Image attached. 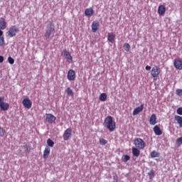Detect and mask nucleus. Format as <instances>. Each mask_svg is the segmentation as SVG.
Listing matches in <instances>:
<instances>
[{
	"instance_id": "16",
	"label": "nucleus",
	"mask_w": 182,
	"mask_h": 182,
	"mask_svg": "<svg viewBox=\"0 0 182 182\" xmlns=\"http://www.w3.org/2000/svg\"><path fill=\"white\" fill-rule=\"evenodd\" d=\"M99 26H100V25L99 24V21H94L92 23V31L94 33L97 32V29H99Z\"/></svg>"
},
{
	"instance_id": "19",
	"label": "nucleus",
	"mask_w": 182,
	"mask_h": 182,
	"mask_svg": "<svg viewBox=\"0 0 182 182\" xmlns=\"http://www.w3.org/2000/svg\"><path fill=\"white\" fill-rule=\"evenodd\" d=\"M95 14V10L93 9L90 8V9H86L85 11V15L86 16H92Z\"/></svg>"
},
{
	"instance_id": "17",
	"label": "nucleus",
	"mask_w": 182,
	"mask_h": 182,
	"mask_svg": "<svg viewBox=\"0 0 182 182\" xmlns=\"http://www.w3.org/2000/svg\"><path fill=\"white\" fill-rule=\"evenodd\" d=\"M154 132L156 136H161L163 134V132L160 129V127H159L157 125H156L154 127Z\"/></svg>"
},
{
	"instance_id": "15",
	"label": "nucleus",
	"mask_w": 182,
	"mask_h": 182,
	"mask_svg": "<svg viewBox=\"0 0 182 182\" xmlns=\"http://www.w3.org/2000/svg\"><path fill=\"white\" fill-rule=\"evenodd\" d=\"M116 38V34L114 33H108L107 34V41L110 43H114V39Z\"/></svg>"
},
{
	"instance_id": "20",
	"label": "nucleus",
	"mask_w": 182,
	"mask_h": 182,
	"mask_svg": "<svg viewBox=\"0 0 182 182\" xmlns=\"http://www.w3.org/2000/svg\"><path fill=\"white\" fill-rule=\"evenodd\" d=\"M158 14L159 15H164V14H166V7L163 5H160L158 8Z\"/></svg>"
},
{
	"instance_id": "3",
	"label": "nucleus",
	"mask_w": 182,
	"mask_h": 182,
	"mask_svg": "<svg viewBox=\"0 0 182 182\" xmlns=\"http://www.w3.org/2000/svg\"><path fill=\"white\" fill-rule=\"evenodd\" d=\"M19 32V29L16 26H11L9 28V30L6 33V36H9V38H14V36H16V33Z\"/></svg>"
},
{
	"instance_id": "7",
	"label": "nucleus",
	"mask_w": 182,
	"mask_h": 182,
	"mask_svg": "<svg viewBox=\"0 0 182 182\" xmlns=\"http://www.w3.org/2000/svg\"><path fill=\"white\" fill-rule=\"evenodd\" d=\"M161 73V70H160L159 66L154 65L151 69V75L152 77L156 78V77H159Z\"/></svg>"
},
{
	"instance_id": "36",
	"label": "nucleus",
	"mask_w": 182,
	"mask_h": 182,
	"mask_svg": "<svg viewBox=\"0 0 182 182\" xmlns=\"http://www.w3.org/2000/svg\"><path fill=\"white\" fill-rule=\"evenodd\" d=\"M176 95L178 96H182V90L181 89L176 90Z\"/></svg>"
},
{
	"instance_id": "37",
	"label": "nucleus",
	"mask_w": 182,
	"mask_h": 182,
	"mask_svg": "<svg viewBox=\"0 0 182 182\" xmlns=\"http://www.w3.org/2000/svg\"><path fill=\"white\" fill-rule=\"evenodd\" d=\"M113 182H117L119 181V177L117 176V175H115L113 176Z\"/></svg>"
},
{
	"instance_id": "6",
	"label": "nucleus",
	"mask_w": 182,
	"mask_h": 182,
	"mask_svg": "<svg viewBox=\"0 0 182 182\" xmlns=\"http://www.w3.org/2000/svg\"><path fill=\"white\" fill-rule=\"evenodd\" d=\"M0 109L4 112H6L9 109V104L5 102V97H0Z\"/></svg>"
},
{
	"instance_id": "35",
	"label": "nucleus",
	"mask_w": 182,
	"mask_h": 182,
	"mask_svg": "<svg viewBox=\"0 0 182 182\" xmlns=\"http://www.w3.org/2000/svg\"><path fill=\"white\" fill-rule=\"evenodd\" d=\"M177 114H179L180 116H182V107H179L176 110Z\"/></svg>"
},
{
	"instance_id": "21",
	"label": "nucleus",
	"mask_w": 182,
	"mask_h": 182,
	"mask_svg": "<svg viewBox=\"0 0 182 182\" xmlns=\"http://www.w3.org/2000/svg\"><path fill=\"white\" fill-rule=\"evenodd\" d=\"M132 154L135 157H139V156H140V150L139 148L132 147Z\"/></svg>"
},
{
	"instance_id": "38",
	"label": "nucleus",
	"mask_w": 182,
	"mask_h": 182,
	"mask_svg": "<svg viewBox=\"0 0 182 182\" xmlns=\"http://www.w3.org/2000/svg\"><path fill=\"white\" fill-rule=\"evenodd\" d=\"M149 176H151V178H153V177H154V172L153 171H150L149 173Z\"/></svg>"
},
{
	"instance_id": "28",
	"label": "nucleus",
	"mask_w": 182,
	"mask_h": 182,
	"mask_svg": "<svg viewBox=\"0 0 182 182\" xmlns=\"http://www.w3.org/2000/svg\"><path fill=\"white\" fill-rule=\"evenodd\" d=\"M100 144H101V146H105V144H107V140H106L105 139H100Z\"/></svg>"
},
{
	"instance_id": "9",
	"label": "nucleus",
	"mask_w": 182,
	"mask_h": 182,
	"mask_svg": "<svg viewBox=\"0 0 182 182\" xmlns=\"http://www.w3.org/2000/svg\"><path fill=\"white\" fill-rule=\"evenodd\" d=\"M46 122H47V123H49L50 124H52L53 123H55V122H56V117H55L52 114H46Z\"/></svg>"
},
{
	"instance_id": "25",
	"label": "nucleus",
	"mask_w": 182,
	"mask_h": 182,
	"mask_svg": "<svg viewBox=\"0 0 182 182\" xmlns=\"http://www.w3.org/2000/svg\"><path fill=\"white\" fill-rule=\"evenodd\" d=\"M66 93L68 96H73V90L70 87H68L66 90Z\"/></svg>"
},
{
	"instance_id": "31",
	"label": "nucleus",
	"mask_w": 182,
	"mask_h": 182,
	"mask_svg": "<svg viewBox=\"0 0 182 182\" xmlns=\"http://www.w3.org/2000/svg\"><path fill=\"white\" fill-rule=\"evenodd\" d=\"M129 160H130V156L129 155H124L123 157V161H124V163L129 161Z\"/></svg>"
},
{
	"instance_id": "14",
	"label": "nucleus",
	"mask_w": 182,
	"mask_h": 182,
	"mask_svg": "<svg viewBox=\"0 0 182 182\" xmlns=\"http://www.w3.org/2000/svg\"><path fill=\"white\" fill-rule=\"evenodd\" d=\"M143 109H144V104H141L139 107L135 108L133 111V116H136L139 114L141 112H143Z\"/></svg>"
},
{
	"instance_id": "24",
	"label": "nucleus",
	"mask_w": 182,
	"mask_h": 182,
	"mask_svg": "<svg viewBox=\"0 0 182 182\" xmlns=\"http://www.w3.org/2000/svg\"><path fill=\"white\" fill-rule=\"evenodd\" d=\"M100 102H106V100H107V94L102 93L100 95Z\"/></svg>"
},
{
	"instance_id": "5",
	"label": "nucleus",
	"mask_w": 182,
	"mask_h": 182,
	"mask_svg": "<svg viewBox=\"0 0 182 182\" xmlns=\"http://www.w3.org/2000/svg\"><path fill=\"white\" fill-rule=\"evenodd\" d=\"M61 55L67 60V62H68V63H73V57H72L69 51L63 50L61 53Z\"/></svg>"
},
{
	"instance_id": "41",
	"label": "nucleus",
	"mask_w": 182,
	"mask_h": 182,
	"mask_svg": "<svg viewBox=\"0 0 182 182\" xmlns=\"http://www.w3.org/2000/svg\"><path fill=\"white\" fill-rule=\"evenodd\" d=\"M2 35H4V31H2V29H0V38H2Z\"/></svg>"
},
{
	"instance_id": "30",
	"label": "nucleus",
	"mask_w": 182,
	"mask_h": 182,
	"mask_svg": "<svg viewBox=\"0 0 182 182\" xmlns=\"http://www.w3.org/2000/svg\"><path fill=\"white\" fill-rule=\"evenodd\" d=\"M8 62L10 63V65H14V63H15V60L12 58V57H9Z\"/></svg>"
},
{
	"instance_id": "29",
	"label": "nucleus",
	"mask_w": 182,
	"mask_h": 182,
	"mask_svg": "<svg viewBox=\"0 0 182 182\" xmlns=\"http://www.w3.org/2000/svg\"><path fill=\"white\" fill-rule=\"evenodd\" d=\"M151 157H152V158L159 157V154L156 151H152L151 152Z\"/></svg>"
},
{
	"instance_id": "27",
	"label": "nucleus",
	"mask_w": 182,
	"mask_h": 182,
	"mask_svg": "<svg viewBox=\"0 0 182 182\" xmlns=\"http://www.w3.org/2000/svg\"><path fill=\"white\" fill-rule=\"evenodd\" d=\"M124 50H126V52H129V50H130V44H129L128 43H125L124 44Z\"/></svg>"
},
{
	"instance_id": "2",
	"label": "nucleus",
	"mask_w": 182,
	"mask_h": 182,
	"mask_svg": "<svg viewBox=\"0 0 182 182\" xmlns=\"http://www.w3.org/2000/svg\"><path fill=\"white\" fill-rule=\"evenodd\" d=\"M53 35H55V25L53 23H50L47 26L44 36L46 39H52Z\"/></svg>"
},
{
	"instance_id": "39",
	"label": "nucleus",
	"mask_w": 182,
	"mask_h": 182,
	"mask_svg": "<svg viewBox=\"0 0 182 182\" xmlns=\"http://www.w3.org/2000/svg\"><path fill=\"white\" fill-rule=\"evenodd\" d=\"M145 69H146V70H151V67H150V66H149V65H146V66L145 67Z\"/></svg>"
},
{
	"instance_id": "13",
	"label": "nucleus",
	"mask_w": 182,
	"mask_h": 182,
	"mask_svg": "<svg viewBox=\"0 0 182 182\" xmlns=\"http://www.w3.org/2000/svg\"><path fill=\"white\" fill-rule=\"evenodd\" d=\"M157 124V115L156 114H152L149 119V124L154 126Z\"/></svg>"
},
{
	"instance_id": "18",
	"label": "nucleus",
	"mask_w": 182,
	"mask_h": 182,
	"mask_svg": "<svg viewBox=\"0 0 182 182\" xmlns=\"http://www.w3.org/2000/svg\"><path fill=\"white\" fill-rule=\"evenodd\" d=\"M49 154H50V148L49 146H46L43 151V159H48V157H49Z\"/></svg>"
},
{
	"instance_id": "32",
	"label": "nucleus",
	"mask_w": 182,
	"mask_h": 182,
	"mask_svg": "<svg viewBox=\"0 0 182 182\" xmlns=\"http://www.w3.org/2000/svg\"><path fill=\"white\" fill-rule=\"evenodd\" d=\"M176 144L178 146H181L182 144V136L181 137H179L176 139Z\"/></svg>"
},
{
	"instance_id": "1",
	"label": "nucleus",
	"mask_w": 182,
	"mask_h": 182,
	"mask_svg": "<svg viewBox=\"0 0 182 182\" xmlns=\"http://www.w3.org/2000/svg\"><path fill=\"white\" fill-rule=\"evenodd\" d=\"M103 125L109 132H114L116 130V122L113 121V117L112 116H108L105 119Z\"/></svg>"
},
{
	"instance_id": "26",
	"label": "nucleus",
	"mask_w": 182,
	"mask_h": 182,
	"mask_svg": "<svg viewBox=\"0 0 182 182\" xmlns=\"http://www.w3.org/2000/svg\"><path fill=\"white\" fill-rule=\"evenodd\" d=\"M47 144L49 147H53V146H55V142H53V140L50 139H48L47 140Z\"/></svg>"
},
{
	"instance_id": "8",
	"label": "nucleus",
	"mask_w": 182,
	"mask_h": 182,
	"mask_svg": "<svg viewBox=\"0 0 182 182\" xmlns=\"http://www.w3.org/2000/svg\"><path fill=\"white\" fill-rule=\"evenodd\" d=\"M63 137L65 141H68V140H70V139H72V129L68 128L67 129H65L63 134Z\"/></svg>"
},
{
	"instance_id": "23",
	"label": "nucleus",
	"mask_w": 182,
	"mask_h": 182,
	"mask_svg": "<svg viewBox=\"0 0 182 182\" xmlns=\"http://www.w3.org/2000/svg\"><path fill=\"white\" fill-rule=\"evenodd\" d=\"M175 120L177 122L178 124H179V127H182V117L176 115Z\"/></svg>"
},
{
	"instance_id": "33",
	"label": "nucleus",
	"mask_w": 182,
	"mask_h": 182,
	"mask_svg": "<svg viewBox=\"0 0 182 182\" xmlns=\"http://www.w3.org/2000/svg\"><path fill=\"white\" fill-rule=\"evenodd\" d=\"M4 45H5V38L0 37V46H4Z\"/></svg>"
},
{
	"instance_id": "11",
	"label": "nucleus",
	"mask_w": 182,
	"mask_h": 182,
	"mask_svg": "<svg viewBox=\"0 0 182 182\" xmlns=\"http://www.w3.org/2000/svg\"><path fill=\"white\" fill-rule=\"evenodd\" d=\"M22 105L26 109H31L32 107V101L29 98H25L22 101Z\"/></svg>"
},
{
	"instance_id": "4",
	"label": "nucleus",
	"mask_w": 182,
	"mask_h": 182,
	"mask_svg": "<svg viewBox=\"0 0 182 182\" xmlns=\"http://www.w3.org/2000/svg\"><path fill=\"white\" fill-rule=\"evenodd\" d=\"M134 144L135 147L139 150H144V147H146V142H144L141 138L135 139Z\"/></svg>"
},
{
	"instance_id": "10",
	"label": "nucleus",
	"mask_w": 182,
	"mask_h": 182,
	"mask_svg": "<svg viewBox=\"0 0 182 182\" xmlns=\"http://www.w3.org/2000/svg\"><path fill=\"white\" fill-rule=\"evenodd\" d=\"M67 78L70 80H75L76 79V73L75 72L74 70H68V75H67Z\"/></svg>"
},
{
	"instance_id": "40",
	"label": "nucleus",
	"mask_w": 182,
	"mask_h": 182,
	"mask_svg": "<svg viewBox=\"0 0 182 182\" xmlns=\"http://www.w3.org/2000/svg\"><path fill=\"white\" fill-rule=\"evenodd\" d=\"M4 62V56L0 55V63H2Z\"/></svg>"
},
{
	"instance_id": "34",
	"label": "nucleus",
	"mask_w": 182,
	"mask_h": 182,
	"mask_svg": "<svg viewBox=\"0 0 182 182\" xmlns=\"http://www.w3.org/2000/svg\"><path fill=\"white\" fill-rule=\"evenodd\" d=\"M4 136H5V131L4 128L0 127V137H4Z\"/></svg>"
},
{
	"instance_id": "12",
	"label": "nucleus",
	"mask_w": 182,
	"mask_h": 182,
	"mask_svg": "<svg viewBox=\"0 0 182 182\" xmlns=\"http://www.w3.org/2000/svg\"><path fill=\"white\" fill-rule=\"evenodd\" d=\"M173 65L178 70H182V60L180 59H176L173 62Z\"/></svg>"
},
{
	"instance_id": "22",
	"label": "nucleus",
	"mask_w": 182,
	"mask_h": 182,
	"mask_svg": "<svg viewBox=\"0 0 182 182\" xmlns=\"http://www.w3.org/2000/svg\"><path fill=\"white\" fill-rule=\"evenodd\" d=\"M6 26H7V23L4 18H2L1 20H0V29L1 30L6 29Z\"/></svg>"
}]
</instances>
